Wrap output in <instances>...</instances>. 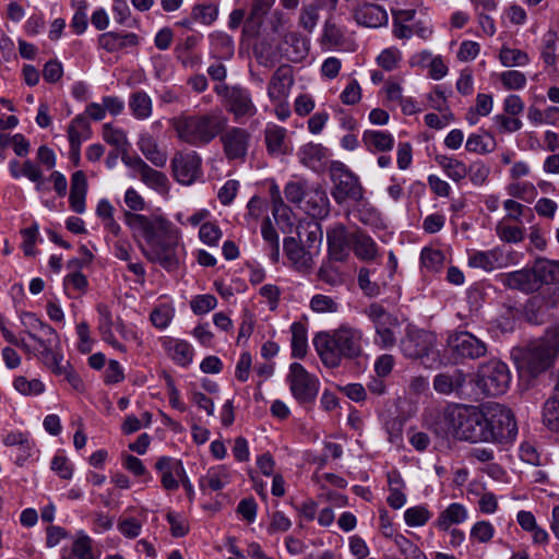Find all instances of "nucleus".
<instances>
[{
    "instance_id": "6ab92c4d",
    "label": "nucleus",
    "mask_w": 559,
    "mask_h": 559,
    "mask_svg": "<svg viewBox=\"0 0 559 559\" xmlns=\"http://www.w3.org/2000/svg\"><path fill=\"white\" fill-rule=\"evenodd\" d=\"M2 442L7 447L17 448L14 463L20 467L24 466L37 452L28 432L10 431L3 436Z\"/></svg>"
},
{
    "instance_id": "3c124183",
    "label": "nucleus",
    "mask_w": 559,
    "mask_h": 559,
    "mask_svg": "<svg viewBox=\"0 0 559 559\" xmlns=\"http://www.w3.org/2000/svg\"><path fill=\"white\" fill-rule=\"evenodd\" d=\"M13 385L16 391L24 395H37L44 391V384L38 379L27 380L25 377L14 379Z\"/></svg>"
},
{
    "instance_id": "5701e85b",
    "label": "nucleus",
    "mask_w": 559,
    "mask_h": 559,
    "mask_svg": "<svg viewBox=\"0 0 559 559\" xmlns=\"http://www.w3.org/2000/svg\"><path fill=\"white\" fill-rule=\"evenodd\" d=\"M500 282L507 288L531 294L538 290L533 266L500 274Z\"/></svg>"
},
{
    "instance_id": "aec40b11",
    "label": "nucleus",
    "mask_w": 559,
    "mask_h": 559,
    "mask_svg": "<svg viewBox=\"0 0 559 559\" xmlns=\"http://www.w3.org/2000/svg\"><path fill=\"white\" fill-rule=\"evenodd\" d=\"M300 209L316 219L328 217L330 214V201L326 191L321 186L309 188Z\"/></svg>"
},
{
    "instance_id": "c9c22d12",
    "label": "nucleus",
    "mask_w": 559,
    "mask_h": 559,
    "mask_svg": "<svg viewBox=\"0 0 559 559\" xmlns=\"http://www.w3.org/2000/svg\"><path fill=\"white\" fill-rule=\"evenodd\" d=\"M353 251L362 261H372L378 255L376 242L360 229L354 231Z\"/></svg>"
},
{
    "instance_id": "69168bd1",
    "label": "nucleus",
    "mask_w": 559,
    "mask_h": 559,
    "mask_svg": "<svg viewBox=\"0 0 559 559\" xmlns=\"http://www.w3.org/2000/svg\"><path fill=\"white\" fill-rule=\"evenodd\" d=\"M22 235L24 238L22 245L24 254L27 257L35 255V243L38 235V225L35 223L31 227L23 229Z\"/></svg>"
},
{
    "instance_id": "ddd939ff",
    "label": "nucleus",
    "mask_w": 559,
    "mask_h": 559,
    "mask_svg": "<svg viewBox=\"0 0 559 559\" xmlns=\"http://www.w3.org/2000/svg\"><path fill=\"white\" fill-rule=\"evenodd\" d=\"M287 381L294 397L301 403L312 401L318 394V380L298 362L290 365Z\"/></svg>"
},
{
    "instance_id": "13d9d810",
    "label": "nucleus",
    "mask_w": 559,
    "mask_h": 559,
    "mask_svg": "<svg viewBox=\"0 0 559 559\" xmlns=\"http://www.w3.org/2000/svg\"><path fill=\"white\" fill-rule=\"evenodd\" d=\"M166 519L170 525V532L174 537H183L188 534L189 525L181 514L169 511Z\"/></svg>"
},
{
    "instance_id": "e433bc0d",
    "label": "nucleus",
    "mask_w": 559,
    "mask_h": 559,
    "mask_svg": "<svg viewBox=\"0 0 559 559\" xmlns=\"http://www.w3.org/2000/svg\"><path fill=\"white\" fill-rule=\"evenodd\" d=\"M274 2L275 0H254L250 14L245 22L243 32L250 35L257 34L263 16L266 15Z\"/></svg>"
},
{
    "instance_id": "338daca9",
    "label": "nucleus",
    "mask_w": 559,
    "mask_h": 559,
    "mask_svg": "<svg viewBox=\"0 0 559 559\" xmlns=\"http://www.w3.org/2000/svg\"><path fill=\"white\" fill-rule=\"evenodd\" d=\"M217 305V300L213 295H200L191 301V309L197 314L211 311Z\"/></svg>"
},
{
    "instance_id": "6e6552de",
    "label": "nucleus",
    "mask_w": 559,
    "mask_h": 559,
    "mask_svg": "<svg viewBox=\"0 0 559 559\" xmlns=\"http://www.w3.org/2000/svg\"><path fill=\"white\" fill-rule=\"evenodd\" d=\"M558 306L559 287H548L526 300L523 317L528 323L540 325L552 318V310Z\"/></svg>"
},
{
    "instance_id": "1a4fd4ad",
    "label": "nucleus",
    "mask_w": 559,
    "mask_h": 559,
    "mask_svg": "<svg viewBox=\"0 0 559 559\" xmlns=\"http://www.w3.org/2000/svg\"><path fill=\"white\" fill-rule=\"evenodd\" d=\"M436 337L432 333L425 330L408 329L405 337L401 341V350L405 357L411 359L427 360L432 356V361L438 357V353L433 350ZM423 364L426 365L425 361Z\"/></svg>"
},
{
    "instance_id": "de8ad7c7",
    "label": "nucleus",
    "mask_w": 559,
    "mask_h": 559,
    "mask_svg": "<svg viewBox=\"0 0 559 559\" xmlns=\"http://www.w3.org/2000/svg\"><path fill=\"white\" fill-rule=\"evenodd\" d=\"M431 516L426 507L418 506L408 508L404 512V520L408 526L416 527L425 525Z\"/></svg>"
},
{
    "instance_id": "052dcab7",
    "label": "nucleus",
    "mask_w": 559,
    "mask_h": 559,
    "mask_svg": "<svg viewBox=\"0 0 559 559\" xmlns=\"http://www.w3.org/2000/svg\"><path fill=\"white\" fill-rule=\"evenodd\" d=\"M194 20L203 24H212L217 17V9L212 4H197L192 9Z\"/></svg>"
},
{
    "instance_id": "39448f33",
    "label": "nucleus",
    "mask_w": 559,
    "mask_h": 559,
    "mask_svg": "<svg viewBox=\"0 0 559 559\" xmlns=\"http://www.w3.org/2000/svg\"><path fill=\"white\" fill-rule=\"evenodd\" d=\"M473 382L483 394L498 396L509 389L511 373L507 364L490 359L478 366Z\"/></svg>"
},
{
    "instance_id": "f8f14e48",
    "label": "nucleus",
    "mask_w": 559,
    "mask_h": 559,
    "mask_svg": "<svg viewBox=\"0 0 559 559\" xmlns=\"http://www.w3.org/2000/svg\"><path fill=\"white\" fill-rule=\"evenodd\" d=\"M365 312L373 323L380 346L383 348L392 347L396 342L393 329L399 326L397 318L376 302L371 304Z\"/></svg>"
},
{
    "instance_id": "864d4df0",
    "label": "nucleus",
    "mask_w": 559,
    "mask_h": 559,
    "mask_svg": "<svg viewBox=\"0 0 559 559\" xmlns=\"http://www.w3.org/2000/svg\"><path fill=\"white\" fill-rule=\"evenodd\" d=\"M343 32L333 21L332 16H330L324 23L322 41L324 44L338 46L343 43Z\"/></svg>"
},
{
    "instance_id": "bf43d9fd",
    "label": "nucleus",
    "mask_w": 559,
    "mask_h": 559,
    "mask_svg": "<svg viewBox=\"0 0 559 559\" xmlns=\"http://www.w3.org/2000/svg\"><path fill=\"white\" fill-rule=\"evenodd\" d=\"M467 176L471 181L476 186H481L488 178L490 168L483 162L477 160L466 167Z\"/></svg>"
},
{
    "instance_id": "4468645a",
    "label": "nucleus",
    "mask_w": 559,
    "mask_h": 559,
    "mask_svg": "<svg viewBox=\"0 0 559 559\" xmlns=\"http://www.w3.org/2000/svg\"><path fill=\"white\" fill-rule=\"evenodd\" d=\"M436 430L444 431L445 438L452 437L457 440L469 442H485V431L488 421H436Z\"/></svg>"
},
{
    "instance_id": "cd10ccee",
    "label": "nucleus",
    "mask_w": 559,
    "mask_h": 559,
    "mask_svg": "<svg viewBox=\"0 0 559 559\" xmlns=\"http://www.w3.org/2000/svg\"><path fill=\"white\" fill-rule=\"evenodd\" d=\"M354 17L367 27H378L388 21L386 11L376 3H364L355 10Z\"/></svg>"
},
{
    "instance_id": "393cba45",
    "label": "nucleus",
    "mask_w": 559,
    "mask_h": 559,
    "mask_svg": "<svg viewBox=\"0 0 559 559\" xmlns=\"http://www.w3.org/2000/svg\"><path fill=\"white\" fill-rule=\"evenodd\" d=\"M100 551L95 549L94 540L83 531L76 533L69 554L63 551L61 559H99Z\"/></svg>"
},
{
    "instance_id": "8fccbe9b",
    "label": "nucleus",
    "mask_w": 559,
    "mask_h": 559,
    "mask_svg": "<svg viewBox=\"0 0 559 559\" xmlns=\"http://www.w3.org/2000/svg\"><path fill=\"white\" fill-rule=\"evenodd\" d=\"M394 543L406 559H426L424 552L405 536L396 535Z\"/></svg>"
},
{
    "instance_id": "4d7b16f0",
    "label": "nucleus",
    "mask_w": 559,
    "mask_h": 559,
    "mask_svg": "<svg viewBox=\"0 0 559 559\" xmlns=\"http://www.w3.org/2000/svg\"><path fill=\"white\" fill-rule=\"evenodd\" d=\"M503 86L509 90H521L526 84V76L518 70H509L500 74Z\"/></svg>"
},
{
    "instance_id": "6e6d98bb",
    "label": "nucleus",
    "mask_w": 559,
    "mask_h": 559,
    "mask_svg": "<svg viewBox=\"0 0 559 559\" xmlns=\"http://www.w3.org/2000/svg\"><path fill=\"white\" fill-rule=\"evenodd\" d=\"M421 264L430 271H437L442 266L444 255L440 250L425 248L420 254Z\"/></svg>"
},
{
    "instance_id": "20e7f679",
    "label": "nucleus",
    "mask_w": 559,
    "mask_h": 559,
    "mask_svg": "<svg viewBox=\"0 0 559 559\" xmlns=\"http://www.w3.org/2000/svg\"><path fill=\"white\" fill-rule=\"evenodd\" d=\"M558 353L559 325L548 329L543 337L527 346L519 368L532 377H537L552 365Z\"/></svg>"
},
{
    "instance_id": "ea45409f",
    "label": "nucleus",
    "mask_w": 559,
    "mask_h": 559,
    "mask_svg": "<svg viewBox=\"0 0 559 559\" xmlns=\"http://www.w3.org/2000/svg\"><path fill=\"white\" fill-rule=\"evenodd\" d=\"M139 147L142 154L156 167L165 166L167 155L158 150L155 140L152 136H143L139 141Z\"/></svg>"
},
{
    "instance_id": "9b49d317",
    "label": "nucleus",
    "mask_w": 559,
    "mask_h": 559,
    "mask_svg": "<svg viewBox=\"0 0 559 559\" xmlns=\"http://www.w3.org/2000/svg\"><path fill=\"white\" fill-rule=\"evenodd\" d=\"M448 346L455 359L461 361L465 359H478L484 357L487 353L486 343L466 331L450 334L448 337Z\"/></svg>"
},
{
    "instance_id": "f257e3e1",
    "label": "nucleus",
    "mask_w": 559,
    "mask_h": 559,
    "mask_svg": "<svg viewBox=\"0 0 559 559\" xmlns=\"http://www.w3.org/2000/svg\"><path fill=\"white\" fill-rule=\"evenodd\" d=\"M124 222L131 229L142 234L147 245V248H142V252L147 260L158 263L167 271L179 266L177 254L179 235L168 219L160 215L148 217L126 211Z\"/></svg>"
},
{
    "instance_id": "2eb2a0df",
    "label": "nucleus",
    "mask_w": 559,
    "mask_h": 559,
    "mask_svg": "<svg viewBox=\"0 0 559 559\" xmlns=\"http://www.w3.org/2000/svg\"><path fill=\"white\" fill-rule=\"evenodd\" d=\"M329 257L333 261L344 262L353 249L354 233H349L345 225L336 224L326 231Z\"/></svg>"
},
{
    "instance_id": "79ce46f5",
    "label": "nucleus",
    "mask_w": 559,
    "mask_h": 559,
    "mask_svg": "<svg viewBox=\"0 0 559 559\" xmlns=\"http://www.w3.org/2000/svg\"><path fill=\"white\" fill-rule=\"evenodd\" d=\"M129 106L138 119H145L152 114V100L143 91L135 92L131 95Z\"/></svg>"
},
{
    "instance_id": "7c9ffc66",
    "label": "nucleus",
    "mask_w": 559,
    "mask_h": 559,
    "mask_svg": "<svg viewBox=\"0 0 559 559\" xmlns=\"http://www.w3.org/2000/svg\"><path fill=\"white\" fill-rule=\"evenodd\" d=\"M467 516V509L461 503L453 502L439 514L435 526L440 531H449L452 525L465 522Z\"/></svg>"
},
{
    "instance_id": "e2e57ef3",
    "label": "nucleus",
    "mask_w": 559,
    "mask_h": 559,
    "mask_svg": "<svg viewBox=\"0 0 559 559\" xmlns=\"http://www.w3.org/2000/svg\"><path fill=\"white\" fill-rule=\"evenodd\" d=\"M199 236H200V239L204 243H206L209 246H215V245H217V242L222 236V231L218 228V226H216L213 223L207 222V223H204L201 225L200 230H199Z\"/></svg>"
},
{
    "instance_id": "f3484780",
    "label": "nucleus",
    "mask_w": 559,
    "mask_h": 559,
    "mask_svg": "<svg viewBox=\"0 0 559 559\" xmlns=\"http://www.w3.org/2000/svg\"><path fill=\"white\" fill-rule=\"evenodd\" d=\"M512 262V253H504L503 249L500 247L488 251H473L468 255L469 266L479 267L487 272H490L495 269L506 267Z\"/></svg>"
},
{
    "instance_id": "7ed1b4c3",
    "label": "nucleus",
    "mask_w": 559,
    "mask_h": 559,
    "mask_svg": "<svg viewBox=\"0 0 559 559\" xmlns=\"http://www.w3.org/2000/svg\"><path fill=\"white\" fill-rule=\"evenodd\" d=\"M225 118L218 112L180 116L173 120L177 136L192 146L212 142L225 128Z\"/></svg>"
},
{
    "instance_id": "bb28decb",
    "label": "nucleus",
    "mask_w": 559,
    "mask_h": 559,
    "mask_svg": "<svg viewBox=\"0 0 559 559\" xmlns=\"http://www.w3.org/2000/svg\"><path fill=\"white\" fill-rule=\"evenodd\" d=\"M139 44V37L134 33L107 32L98 37V46L108 52H116L126 47H134Z\"/></svg>"
},
{
    "instance_id": "f03ea898",
    "label": "nucleus",
    "mask_w": 559,
    "mask_h": 559,
    "mask_svg": "<svg viewBox=\"0 0 559 559\" xmlns=\"http://www.w3.org/2000/svg\"><path fill=\"white\" fill-rule=\"evenodd\" d=\"M313 345L328 368H336L342 359H356L362 354V332L358 329L341 325L332 332H320L313 338Z\"/></svg>"
},
{
    "instance_id": "4be33fe9",
    "label": "nucleus",
    "mask_w": 559,
    "mask_h": 559,
    "mask_svg": "<svg viewBox=\"0 0 559 559\" xmlns=\"http://www.w3.org/2000/svg\"><path fill=\"white\" fill-rule=\"evenodd\" d=\"M155 467L160 473V481L165 490L179 488V481L186 474L181 461L163 456L156 462Z\"/></svg>"
},
{
    "instance_id": "37998d69",
    "label": "nucleus",
    "mask_w": 559,
    "mask_h": 559,
    "mask_svg": "<svg viewBox=\"0 0 559 559\" xmlns=\"http://www.w3.org/2000/svg\"><path fill=\"white\" fill-rule=\"evenodd\" d=\"M284 43L293 48L290 60L298 61L305 58L309 51L308 39L296 32H289L284 36Z\"/></svg>"
},
{
    "instance_id": "473e14b6",
    "label": "nucleus",
    "mask_w": 559,
    "mask_h": 559,
    "mask_svg": "<svg viewBox=\"0 0 559 559\" xmlns=\"http://www.w3.org/2000/svg\"><path fill=\"white\" fill-rule=\"evenodd\" d=\"M284 251L297 270H308L311 267L312 258L310 252L306 251L294 237H286L284 239Z\"/></svg>"
},
{
    "instance_id": "f704fd0d",
    "label": "nucleus",
    "mask_w": 559,
    "mask_h": 559,
    "mask_svg": "<svg viewBox=\"0 0 559 559\" xmlns=\"http://www.w3.org/2000/svg\"><path fill=\"white\" fill-rule=\"evenodd\" d=\"M97 311L100 317L98 330L102 335V338L106 343L111 345L114 348L124 352L126 347L122 344H120L114 336L112 326L116 325V323L112 320V316H111V312H110L108 306H106L104 304H99L97 306Z\"/></svg>"
},
{
    "instance_id": "0eeeda50",
    "label": "nucleus",
    "mask_w": 559,
    "mask_h": 559,
    "mask_svg": "<svg viewBox=\"0 0 559 559\" xmlns=\"http://www.w3.org/2000/svg\"><path fill=\"white\" fill-rule=\"evenodd\" d=\"M508 406L488 401L480 405L449 404L444 407L443 419H514Z\"/></svg>"
},
{
    "instance_id": "2f4dec72",
    "label": "nucleus",
    "mask_w": 559,
    "mask_h": 559,
    "mask_svg": "<svg viewBox=\"0 0 559 559\" xmlns=\"http://www.w3.org/2000/svg\"><path fill=\"white\" fill-rule=\"evenodd\" d=\"M466 382V376L462 370H454L452 373H439L433 379V388L442 394L460 392Z\"/></svg>"
},
{
    "instance_id": "774afa93",
    "label": "nucleus",
    "mask_w": 559,
    "mask_h": 559,
    "mask_svg": "<svg viewBox=\"0 0 559 559\" xmlns=\"http://www.w3.org/2000/svg\"><path fill=\"white\" fill-rule=\"evenodd\" d=\"M56 344H52L40 350V359L43 362L50 368L55 373L61 371V355L53 350Z\"/></svg>"
},
{
    "instance_id": "58836bf2",
    "label": "nucleus",
    "mask_w": 559,
    "mask_h": 559,
    "mask_svg": "<svg viewBox=\"0 0 559 559\" xmlns=\"http://www.w3.org/2000/svg\"><path fill=\"white\" fill-rule=\"evenodd\" d=\"M435 159L453 181L459 182L467 176V166L463 162L447 155H436Z\"/></svg>"
},
{
    "instance_id": "680f3d73",
    "label": "nucleus",
    "mask_w": 559,
    "mask_h": 559,
    "mask_svg": "<svg viewBox=\"0 0 559 559\" xmlns=\"http://www.w3.org/2000/svg\"><path fill=\"white\" fill-rule=\"evenodd\" d=\"M323 147L320 144L308 143L299 151V158L304 165H310L313 162H319L323 156Z\"/></svg>"
},
{
    "instance_id": "49530a36",
    "label": "nucleus",
    "mask_w": 559,
    "mask_h": 559,
    "mask_svg": "<svg viewBox=\"0 0 559 559\" xmlns=\"http://www.w3.org/2000/svg\"><path fill=\"white\" fill-rule=\"evenodd\" d=\"M500 61L506 67L524 66L528 62V55L520 49L502 47L499 53Z\"/></svg>"
},
{
    "instance_id": "a878e982",
    "label": "nucleus",
    "mask_w": 559,
    "mask_h": 559,
    "mask_svg": "<svg viewBox=\"0 0 559 559\" xmlns=\"http://www.w3.org/2000/svg\"><path fill=\"white\" fill-rule=\"evenodd\" d=\"M231 481V472L226 465H217L207 469L206 474L199 479L200 489L206 493L218 491Z\"/></svg>"
},
{
    "instance_id": "72a5a7b5",
    "label": "nucleus",
    "mask_w": 559,
    "mask_h": 559,
    "mask_svg": "<svg viewBox=\"0 0 559 559\" xmlns=\"http://www.w3.org/2000/svg\"><path fill=\"white\" fill-rule=\"evenodd\" d=\"M286 133V129L278 126H271L265 129L264 138L266 150L270 155L280 156L288 153Z\"/></svg>"
},
{
    "instance_id": "c03bdc74",
    "label": "nucleus",
    "mask_w": 559,
    "mask_h": 559,
    "mask_svg": "<svg viewBox=\"0 0 559 559\" xmlns=\"http://www.w3.org/2000/svg\"><path fill=\"white\" fill-rule=\"evenodd\" d=\"M139 175L141 180L146 186L157 191H165L167 189L168 179L166 175L153 169L148 165H146L144 168L142 167V171Z\"/></svg>"
},
{
    "instance_id": "9d476101",
    "label": "nucleus",
    "mask_w": 559,
    "mask_h": 559,
    "mask_svg": "<svg viewBox=\"0 0 559 559\" xmlns=\"http://www.w3.org/2000/svg\"><path fill=\"white\" fill-rule=\"evenodd\" d=\"M215 92L225 98V107L236 119L253 117L257 108L248 90L240 86L216 85Z\"/></svg>"
},
{
    "instance_id": "603ef678",
    "label": "nucleus",
    "mask_w": 559,
    "mask_h": 559,
    "mask_svg": "<svg viewBox=\"0 0 559 559\" xmlns=\"http://www.w3.org/2000/svg\"><path fill=\"white\" fill-rule=\"evenodd\" d=\"M319 21V10L318 7L310 4L304 5L300 11L299 16V25L307 31L308 33H311L314 27L317 26V23Z\"/></svg>"
},
{
    "instance_id": "c756f323",
    "label": "nucleus",
    "mask_w": 559,
    "mask_h": 559,
    "mask_svg": "<svg viewBox=\"0 0 559 559\" xmlns=\"http://www.w3.org/2000/svg\"><path fill=\"white\" fill-rule=\"evenodd\" d=\"M535 277L537 280L538 289L543 285L559 283V262L538 258L533 264Z\"/></svg>"
},
{
    "instance_id": "a19ab883",
    "label": "nucleus",
    "mask_w": 559,
    "mask_h": 559,
    "mask_svg": "<svg viewBox=\"0 0 559 559\" xmlns=\"http://www.w3.org/2000/svg\"><path fill=\"white\" fill-rule=\"evenodd\" d=\"M307 330L300 322L292 325V354L296 358H304L307 354Z\"/></svg>"
},
{
    "instance_id": "a211bd4d",
    "label": "nucleus",
    "mask_w": 559,
    "mask_h": 559,
    "mask_svg": "<svg viewBox=\"0 0 559 559\" xmlns=\"http://www.w3.org/2000/svg\"><path fill=\"white\" fill-rule=\"evenodd\" d=\"M221 141L228 159H245L250 141V134L247 130L231 128L222 135Z\"/></svg>"
},
{
    "instance_id": "dca6fc26",
    "label": "nucleus",
    "mask_w": 559,
    "mask_h": 559,
    "mask_svg": "<svg viewBox=\"0 0 559 559\" xmlns=\"http://www.w3.org/2000/svg\"><path fill=\"white\" fill-rule=\"evenodd\" d=\"M171 168L178 182L191 185L201 174V157L195 152L178 153L171 159Z\"/></svg>"
},
{
    "instance_id": "4c0bfd02",
    "label": "nucleus",
    "mask_w": 559,
    "mask_h": 559,
    "mask_svg": "<svg viewBox=\"0 0 559 559\" xmlns=\"http://www.w3.org/2000/svg\"><path fill=\"white\" fill-rule=\"evenodd\" d=\"M362 142L369 151L386 152L392 150L394 139L384 131L367 130L362 134Z\"/></svg>"
},
{
    "instance_id": "0e129e2a",
    "label": "nucleus",
    "mask_w": 559,
    "mask_h": 559,
    "mask_svg": "<svg viewBox=\"0 0 559 559\" xmlns=\"http://www.w3.org/2000/svg\"><path fill=\"white\" fill-rule=\"evenodd\" d=\"M557 40V33L548 31L544 36V49L542 51V58L548 66H552L556 62L555 44Z\"/></svg>"
},
{
    "instance_id": "09e8293b",
    "label": "nucleus",
    "mask_w": 559,
    "mask_h": 559,
    "mask_svg": "<svg viewBox=\"0 0 559 559\" xmlns=\"http://www.w3.org/2000/svg\"><path fill=\"white\" fill-rule=\"evenodd\" d=\"M495 535V527L493 525L488 521H478L476 522L469 533V537L472 540L478 542V543H489Z\"/></svg>"
},
{
    "instance_id": "423d86ee",
    "label": "nucleus",
    "mask_w": 559,
    "mask_h": 559,
    "mask_svg": "<svg viewBox=\"0 0 559 559\" xmlns=\"http://www.w3.org/2000/svg\"><path fill=\"white\" fill-rule=\"evenodd\" d=\"M330 178L333 182L331 194L336 204L342 205L346 201L360 203L364 200L365 189L359 177L342 162H332Z\"/></svg>"
},
{
    "instance_id": "a18cd8bd",
    "label": "nucleus",
    "mask_w": 559,
    "mask_h": 559,
    "mask_svg": "<svg viewBox=\"0 0 559 559\" xmlns=\"http://www.w3.org/2000/svg\"><path fill=\"white\" fill-rule=\"evenodd\" d=\"M308 189L309 188L306 182L289 181L284 188V194L288 202L300 207L304 203Z\"/></svg>"
},
{
    "instance_id": "412c9836",
    "label": "nucleus",
    "mask_w": 559,
    "mask_h": 559,
    "mask_svg": "<svg viewBox=\"0 0 559 559\" xmlns=\"http://www.w3.org/2000/svg\"><path fill=\"white\" fill-rule=\"evenodd\" d=\"M293 84L294 75L292 67L288 64L280 66L269 82L267 95L270 99L272 102L285 100Z\"/></svg>"
},
{
    "instance_id": "b1692460",
    "label": "nucleus",
    "mask_w": 559,
    "mask_h": 559,
    "mask_svg": "<svg viewBox=\"0 0 559 559\" xmlns=\"http://www.w3.org/2000/svg\"><path fill=\"white\" fill-rule=\"evenodd\" d=\"M485 431V442L496 443L502 447L513 444L519 428L516 421H491Z\"/></svg>"
},
{
    "instance_id": "c85d7f7f",
    "label": "nucleus",
    "mask_w": 559,
    "mask_h": 559,
    "mask_svg": "<svg viewBox=\"0 0 559 559\" xmlns=\"http://www.w3.org/2000/svg\"><path fill=\"white\" fill-rule=\"evenodd\" d=\"M87 192V179L82 170L72 175L69 202L71 209L79 214L85 211V198Z\"/></svg>"
},
{
    "instance_id": "5fc2aeb1",
    "label": "nucleus",
    "mask_w": 559,
    "mask_h": 559,
    "mask_svg": "<svg viewBox=\"0 0 559 559\" xmlns=\"http://www.w3.org/2000/svg\"><path fill=\"white\" fill-rule=\"evenodd\" d=\"M173 359L181 365L187 366L192 361L193 350L191 346L185 341H178L170 348Z\"/></svg>"
}]
</instances>
